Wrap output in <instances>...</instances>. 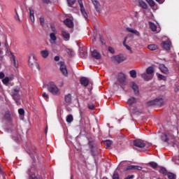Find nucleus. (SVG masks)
<instances>
[{
    "label": "nucleus",
    "instance_id": "c756f323",
    "mask_svg": "<svg viewBox=\"0 0 179 179\" xmlns=\"http://www.w3.org/2000/svg\"><path fill=\"white\" fill-rule=\"evenodd\" d=\"M104 145H106V149H108L113 145V141L110 140H106L104 141Z\"/></svg>",
    "mask_w": 179,
    "mask_h": 179
},
{
    "label": "nucleus",
    "instance_id": "a878e982",
    "mask_svg": "<svg viewBox=\"0 0 179 179\" xmlns=\"http://www.w3.org/2000/svg\"><path fill=\"white\" fill-rule=\"evenodd\" d=\"M127 170H142V166L131 165L127 167Z\"/></svg>",
    "mask_w": 179,
    "mask_h": 179
},
{
    "label": "nucleus",
    "instance_id": "b1692460",
    "mask_svg": "<svg viewBox=\"0 0 179 179\" xmlns=\"http://www.w3.org/2000/svg\"><path fill=\"white\" fill-rule=\"evenodd\" d=\"M41 55L43 58H48V55H50V52H48L47 50H41Z\"/></svg>",
    "mask_w": 179,
    "mask_h": 179
},
{
    "label": "nucleus",
    "instance_id": "f704fd0d",
    "mask_svg": "<svg viewBox=\"0 0 179 179\" xmlns=\"http://www.w3.org/2000/svg\"><path fill=\"white\" fill-rule=\"evenodd\" d=\"M80 57L81 58H86L87 57V52L86 51H80Z\"/></svg>",
    "mask_w": 179,
    "mask_h": 179
},
{
    "label": "nucleus",
    "instance_id": "0e129e2a",
    "mask_svg": "<svg viewBox=\"0 0 179 179\" xmlns=\"http://www.w3.org/2000/svg\"><path fill=\"white\" fill-rule=\"evenodd\" d=\"M0 46H1V43H0Z\"/></svg>",
    "mask_w": 179,
    "mask_h": 179
},
{
    "label": "nucleus",
    "instance_id": "423d86ee",
    "mask_svg": "<svg viewBox=\"0 0 179 179\" xmlns=\"http://www.w3.org/2000/svg\"><path fill=\"white\" fill-rule=\"evenodd\" d=\"M59 65H60L59 69L64 75V76H68V69H66V66H65V63L64 62H59Z\"/></svg>",
    "mask_w": 179,
    "mask_h": 179
},
{
    "label": "nucleus",
    "instance_id": "5fc2aeb1",
    "mask_svg": "<svg viewBox=\"0 0 179 179\" xmlns=\"http://www.w3.org/2000/svg\"><path fill=\"white\" fill-rule=\"evenodd\" d=\"M158 3H163L164 2V0H155Z\"/></svg>",
    "mask_w": 179,
    "mask_h": 179
},
{
    "label": "nucleus",
    "instance_id": "cd10ccee",
    "mask_svg": "<svg viewBox=\"0 0 179 179\" xmlns=\"http://www.w3.org/2000/svg\"><path fill=\"white\" fill-rule=\"evenodd\" d=\"M136 103V99L135 97H131L128 101H127V104L129 106H132V104H135Z\"/></svg>",
    "mask_w": 179,
    "mask_h": 179
},
{
    "label": "nucleus",
    "instance_id": "f257e3e1",
    "mask_svg": "<svg viewBox=\"0 0 179 179\" xmlns=\"http://www.w3.org/2000/svg\"><path fill=\"white\" fill-rule=\"evenodd\" d=\"M48 90L52 96H61V90L58 88L54 82L49 83L48 85Z\"/></svg>",
    "mask_w": 179,
    "mask_h": 179
},
{
    "label": "nucleus",
    "instance_id": "6e6552de",
    "mask_svg": "<svg viewBox=\"0 0 179 179\" xmlns=\"http://www.w3.org/2000/svg\"><path fill=\"white\" fill-rule=\"evenodd\" d=\"M91 1L95 8V10L98 13H100L101 9V5H100V3L99 2V1L91 0Z\"/></svg>",
    "mask_w": 179,
    "mask_h": 179
},
{
    "label": "nucleus",
    "instance_id": "de8ad7c7",
    "mask_svg": "<svg viewBox=\"0 0 179 179\" xmlns=\"http://www.w3.org/2000/svg\"><path fill=\"white\" fill-rule=\"evenodd\" d=\"M113 179H120V176H118V173H114L113 176Z\"/></svg>",
    "mask_w": 179,
    "mask_h": 179
},
{
    "label": "nucleus",
    "instance_id": "864d4df0",
    "mask_svg": "<svg viewBox=\"0 0 179 179\" xmlns=\"http://www.w3.org/2000/svg\"><path fill=\"white\" fill-rule=\"evenodd\" d=\"M132 178H134V175L128 176L127 178H125V179H132Z\"/></svg>",
    "mask_w": 179,
    "mask_h": 179
},
{
    "label": "nucleus",
    "instance_id": "a211bd4d",
    "mask_svg": "<svg viewBox=\"0 0 179 179\" xmlns=\"http://www.w3.org/2000/svg\"><path fill=\"white\" fill-rule=\"evenodd\" d=\"M141 78H143L145 80H152L153 79V75L152 74H147L146 73H143L141 74Z\"/></svg>",
    "mask_w": 179,
    "mask_h": 179
},
{
    "label": "nucleus",
    "instance_id": "393cba45",
    "mask_svg": "<svg viewBox=\"0 0 179 179\" xmlns=\"http://www.w3.org/2000/svg\"><path fill=\"white\" fill-rule=\"evenodd\" d=\"M159 69L163 73H167L169 72V69L164 66V64H160Z\"/></svg>",
    "mask_w": 179,
    "mask_h": 179
},
{
    "label": "nucleus",
    "instance_id": "9d476101",
    "mask_svg": "<svg viewBox=\"0 0 179 179\" xmlns=\"http://www.w3.org/2000/svg\"><path fill=\"white\" fill-rule=\"evenodd\" d=\"M149 26H150V30H152L154 33H159L160 32V29H157V26L155 23L150 22Z\"/></svg>",
    "mask_w": 179,
    "mask_h": 179
},
{
    "label": "nucleus",
    "instance_id": "09e8293b",
    "mask_svg": "<svg viewBox=\"0 0 179 179\" xmlns=\"http://www.w3.org/2000/svg\"><path fill=\"white\" fill-rule=\"evenodd\" d=\"M29 179H38V178L36 176V175L33 174L29 176Z\"/></svg>",
    "mask_w": 179,
    "mask_h": 179
},
{
    "label": "nucleus",
    "instance_id": "6e6d98bb",
    "mask_svg": "<svg viewBox=\"0 0 179 179\" xmlns=\"http://www.w3.org/2000/svg\"><path fill=\"white\" fill-rule=\"evenodd\" d=\"M35 65H36L37 69H38V71H40V65L38 64V63H35Z\"/></svg>",
    "mask_w": 179,
    "mask_h": 179
},
{
    "label": "nucleus",
    "instance_id": "a19ab883",
    "mask_svg": "<svg viewBox=\"0 0 179 179\" xmlns=\"http://www.w3.org/2000/svg\"><path fill=\"white\" fill-rule=\"evenodd\" d=\"M2 82L4 85L9 83V78L6 77L4 79L2 80Z\"/></svg>",
    "mask_w": 179,
    "mask_h": 179
},
{
    "label": "nucleus",
    "instance_id": "dca6fc26",
    "mask_svg": "<svg viewBox=\"0 0 179 179\" xmlns=\"http://www.w3.org/2000/svg\"><path fill=\"white\" fill-rule=\"evenodd\" d=\"M127 31H129V33H131L132 34H135V36H137L138 37H139V36H141V33H139V31H138L136 29H134V28H129L127 27L126 29Z\"/></svg>",
    "mask_w": 179,
    "mask_h": 179
},
{
    "label": "nucleus",
    "instance_id": "f03ea898",
    "mask_svg": "<svg viewBox=\"0 0 179 179\" xmlns=\"http://www.w3.org/2000/svg\"><path fill=\"white\" fill-rule=\"evenodd\" d=\"M162 139L164 141V142H168V143H174L176 138L171 132H166L162 135Z\"/></svg>",
    "mask_w": 179,
    "mask_h": 179
},
{
    "label": "nucleus",
    "instance_id": "4468645a",
    "mask_svg": "<svg viewBox=\"0 0 179 179\" xmlns=\"http://www.w3.org/2000/svg\"><path fill=\"white\" fill-rule=\"evenodd\" d=\"M28 62H29V66H31V68H33V66L34 65V64H36V59H34V54L30 55Z\"/></svg>",
    "mask_w": 179,
    "mask_h": 179
},
{
    "label": "nucleus",
    "instance_id": "39448f33",
    "mask_svg": "<svg viewBox=\"0 0 179 179\" xmlns=\"http://www.w3.org/2000/svg\"><path fill=\"white\" fill-rule=\"evenodd\" d=\"M78 3L83 16L85 17V19L87 20V17H89V16L87 15V13L86 12V10H85V7L83 6V1H82V0H78Z\"/></svg>",
    "mask_w": 179,
    "mask_h": 179
},
{
    "label": "nucleus",
    "instance_id": "6ab92c4d",
    "mask_svg": "<svg viewBox=\"0 0 179 179\" xmlns=\"http://www.w3.org/2000/svg\"><path fill=\"white\" fill-rule=\"evenodd\" d=\"M29 19L32 22V23H34V9L32 8H29Z\"/></svg>",
    "mask_w": 179,
    "mask_h": 179
},
{
    "label": "nucleus",
    "instance_id": "e433bc0d",
    "mask_svg": "<svg viewBox=\"0 0 179 179\" xmlns=\"http://www.w3.org/2000/svg\"><path fill=\"white\" fill-rule=\"evenodd\" d=\"M129 73L131 78H136V71L135 70L130 71Z\"/></svg>",
    "mask_w": 179,
    "mask_h": 179
},
{
    "label": "nucleus",
    "instance_id": "473e14b6",
    "mask_svg": "<svg viewBox=\"0 0 179 179\" xmlns=\"http://www.w3.org/2000/svg\"><path fill=\"white\" fill-rule=\"evenodd\" d=\"M146 2L151 6V8H155L156 3L153 0H145Z\"/></svg>",
    "mask_w": 179,
    "mask_h": 179
},
{
    "label": "nucleus",
    "instance_id": "052dcab7",
    "mask_svg": "<svg viewBox=\"0 0 179 179\" xmlns=\"http://www.w3.org/2000/svg\"><path fill=\"white\" fill-rule=\"evenodd\" d=\"M52 31H53V33H54V31H55V30H57V29H55V27H52Z\"/></svg>",
    "mask_w": 179,
    "mask_h": 179
},
{
    "label": "nucleus",
    "instance_id": "c03bdc74",
    "mask_svg": "<svg viewBox=\"0 0 179 179\" xmlns=\"http://www.w3.org/2000/svg\"><path fill=\"white\" fill-rule=\"evenodd\" d=\"M18 113L20 114V115H24V109L20 108L18 110Z\"/></svg>",
    "mask_w": 179,
    "mask_h": 179
},
{
    "label": "nucleus",
    "instance_id": "3c124183",
    "mask_svg": "<svg viewBox=\"0 0 179 179\" xmlns=\"http://www.w3.org/2000/svg\"><path fill=\"white\" fill-rule=\"evenodd\" d=\"M40 23L42 26H44V17H40Z\"/></svg>",
    "mask_w": 179,
    "mask_h": 179
},
{
    "label": "nucleus",
    "instance_id": "58836bf2",
    "mask_svg": "<svg viewBox=\"0 0 179 179\" xmlns=\"http://www.w3.org/2000/svg\"><path fill=\"white\" fill-rule=\"evenodd\" d=\"M4 118L8 120H10V113L9 112H6L4 115Z\"/></svg>",
    "mask_w": 179,
    "mask_h": 179
},
{
    "label": "nucleus",
    "instance_id": "49530a36",
    "mask_svg": "<svg viewBox=\"0 0 179 179\" xmlns=\"http://www.w3.org/2000/svg\"><path fill=\"white\" fill-rule=\"evenodd\" d=\"M42 96L45 100H48V94H47V93L45 92L43 93Z\"/></svg>",
    "mask_w": 179,
    "mask_h": 179
},
{
    "label": "nucleus",
    "instance_id": "8fccbe9b",
    "mask_svg": "<svg viewBox=\"0 0 179 179\" xmlns=\"http://www.w3.org/2000/svg\"><path fill=\"white\" fill-rule=\"evenodd\" d=\"M88 108L90 110H94V105L93 103H90L88 105Z\"/></svg>",
    "mask_w": 179,
    "mask_h": 179
},
{
    "label": "nucleus",
    "instance_id": "f8f14e48",
    "mask_svg": "<svg viewBox=\"0 0 179 179\" xmlns=\"http://www.w3.org/2000/svg\"><path fill=\"white\" fill-rule=\"evenodd\" d=\"M62 36L65 41H69V38H71V35L69 34V32H68V31H62Z\"/></svg>",
    "mask_w": 179,
    "mask_h": 179
},
{
    "label": "nucleus",
    "instance_id": "79ce46f5",
    "mask_svg": "<svg viewBox=\"0 0 179 179\" xmlns=\"http://www.w3.org/2000/svg\"><path fill=\"white\" fill-rule=\"evenodd\" d=\"M76 0H67V3L69 6H72L75 3Z\"/></svg>",
    "mask_w": 179,
    "mask_h": 179
},
{
    "label": "nucleus",
    "instance_id": "ddd939ff",
    "mask_svg": "<svg viewBox=\"0 0 179 179\" xmlns=\"http://www.w3.org/2000/svg\"><path fill=\"white\" fill-rule=\"evenodd\" d=\"M130 87L134 90L135 94H138L139 93V87L136 85V83L131 82L130 83Z\"/></svg>",
    "mask_w": 179,
    "mask_h": 179
},
{
    "label": "nucleus",
    "instance_id": "412c9836",
    "mask_svg": "<svg viewBox=\"0 0 179 179\" xmlns=\"http://www.w3.org/2000/svg\"><path fill=\"white\" fill-rule=\"evenodd\" d=\"M64 24L66 26H67V27H73V22H72V20L69 18H66L64 20Z\"/></svg>",
    "mask_w": 179,
    "mask_h": 179
},
{
    "label": "nucleus",
    "instance_id": "f3484780",
    "mask_svg": "<svg viewBox=\"0 0 179 179\" xmlns=\"http://www.w3.org/2000/svg\"><path fill=\"white\" fill-rule=\"evenodd\" d=\"M50 38L51 43H55V41H57V30H55L54 32L50 34Z\"/></svg>",
    "mask_w": 179,
    "mask_h": 179
},
{
    "label": "nucleus",
    "instance_id": "ea45409f",
    "mask_svg": "<svg viewBox=\"0 0 179 179\" xmlns=\"http://www.w3.org/2000/svg\"><path fill=\"white\" fill-rule=\"evenodd\" d=\"M149 164L152 169H157V164L156 162H150Z\"/></svg>",
    "mask_w": 179,
    "mask_h": 179
},
{
    "label": "nucleus",
    "instance_id": "c9c22d12",
    "mask_svg": "<svg viewBox=\"0 0 179 179\" xmlns=\"http://www.w3.org/2000/svg\"><path fill=\"white\" fill-rule=\"evenodd\" d=\"M159 173H162V174H164V176H166V174H169L167 173V170L166 169V168L163 167H161L159 169Z\"/></svg>",
    "mask_w": 179,
    "mask_h": 179
},
{
    "label": "nucleus",
    "instance_id": "9b49d317",
    "mask_svg": "<svg viewBox=\"0 0 179 179\" xmlns=\"http://www.w3.org/2000/svg\"><path fill=\"white\" fill-rule=\"evenodd\" d=\"M162 47L164 50L169 51L171 47V42L169 41H164L162 43Z\"/></svg>",
    "mask_w": 179,
    "mask_h": 179
},
{
    "label": "nucleus",
    "instance_id": "5701e85b",
    "mask_svg": "<svg viewBox=\"0 0 179 179\" xmlns=\"http://www.w3.org/2000/svg\"><path fill=\"white\" fill-rule=\"evenodd\" d=\"M148 50H150V51H156L159 48V46L156 44H151L148 46Z\"/></svg>",
    "mask_w": 179,
    "mask_h": 179
},
{
    "label": "nucleus",
    "instance_id": "603ef678",
    "mask_svg": "<svg viewBox=\"0 0 179 179\" xmlns=\"http://www.w3.org/2000/svg\"><path fill=\"white\" fill-rule=\"evenodd\" d=\"M5 78V74L3 72L0 73V79H3Z\"/></svg>",
    "mask_w": 179,
    "mask_h": 179
},
{
    "label": "nucleus",
    "instance_id": "2f4dec72",
    "mask_svg": "<svg viewBox=\"0 0 179 179\" xmlns=\"http://www.w3.org/2000/svg\"><path fill=\"white\" fill-rule=\"evenodd\" d=\"M10 54L12 57V59L13 61L14 66H15V68H17V64H16V57H15V55H13V52H10Z\"/></svg>",
    "mask_w": 179,
    "mask_h": 179
},
{
    "label": "nucleus",
    "instance_id": "e2e57ef3",
    "mask_svg": "<svg viewBox=\"0 0 179 179\" xmlns=\"http://www.w3.org/2000/svg\"><path fill=\"white\" fill-rule=\"evenodd\" d=\"M0 54H2V49L0 48Z\"/></svg>",
    "mask_w": 179,
    "mask_h": 179
},
{
    "label": "nucleus",
    "instance_id": "0eeeda50",
    "mask_svg": "<svg viewBox=\"0 0 179 179\" xmlns=\"http://www.w3.org/2000/svg\"><path fill=\"white\" fill-rule=\"evenodd\" d=\"M134 145L136 146V148H145L146 147V142L143 141V140H135L134 141Z\"/></svg>",
    "mask_w": 179,
    "mask_h": 179
},
{
    "label": "nucleus",
    "instance_id": "1a4fd4ad",
    "mask_svg": "<svg viewBox=\"0 0 179 179\" xmlns=\"http://www.w3.org/2000/svg\"><path fill=\"white\" fill-rule=\"evenodd\" d=\"M114 61H116V62H118V64H121V62H124L125 61L126 58L125 57L122 55H117L112 57Z\"/></svg>",
    "mask_w": 179,
    "mask_h": 179
},
{
    "label": "nucleus",
    "instance_id": "4be33fe9",
    "mask_svg": "<svg viewBox=\"0 0 179 179\" xmlns=\"http://www.w3.org/2000/svg\"><path fill=\"white\" fill-rule=\"evenodd\" d=\"M138 5H139V6L143 8V9H148V4H146V3L145 1H143V0L138 1Z\"/></svg>",
    "mask_w": 179,
    "mask_h": 179
},
{
    "label": "nucleus",
    "instance_id": "bb28decb",
    "mask_svg": "<svg viewBox=\"0 0 179 179\" xmlns=\"http://www.w3.org/2000/svg\"><path fill=\"white\" fill-rule=\"evenodd\" d=\"M64 100L66 103H71L72 101V95L71 94H68L64 96Z\"/></svg>",
    "mask_w": 179,
    "mask_h": 179
},
{
    "label": "nucleus",
    "instance_id": "4c0bfd02",
    "mask_svg": "<svg viewBox=\"0 0 179 179\" xmlns=\"http://www.w3.org/2000/svg\"><path fill=\"white\" fill-rule=\"evenodd\" d=\"M167 176L169 179H176V175H174L173 173H168Z\"/></svg>",
    "mask_w": 179,
    "mask_h": 179
},
{
    "label": "nucleus",
    "instance_id": "2eb2a0df",
    "mask_svg": "<svg viewBox=\"0 0 179 179\" xmlns=\"http://www.w3.org/2000/svg\"><path fill=\"white\" fill-rule=\"evenodd\" d=\"M80 83L82 85V86H84V87H86L87 85H89V78L85 77H82L80 80Z\"/></svg>",
    "mask_w": 179,
    "mask_h": 179
},
{
    "label": "nucleus",
    "instance_id": "7c9ffc66",
    "mask_svg": "<svg viewBox=\"0 0 179 179\" xmlns=\"http://www.w3.org/2000/svg\"><path fill=\"white\" fill-rule=\"evenodd\" d=\"M66 122H68V124H71V122H72V121H73V116L72 115H67V117L66 118Z\"/></svg>",
    "mask_w": 179,
    "mask_h": 179
},
{
    "label": "nucleus",
    "instance_id": "20e7f679",
    "mask_svg": "<svg viewBox=\"0 0 179 179\" xmlns=\"http://www.w3.org/2000/svg\"><path fill=\"white\" fill-rule=\"evenodd\" d=\"M150 106H163L164 101L162 98H157L154 101L149 102Z\"/></svg>",
    "mask_w": 179,
    "mask_h": 179
},
{
    "label": "nucleus",
    "instance_id": "aec40b11",
    "mask_svg": "<svg viewBox=\"0 0 179 179\" xmlns=\"http://www.w3.org/2000/svg\"><path fill=\"white\" fill-rule=\"evenodd\" d=\"M92 55L96 59H100V58H101V55L99 52H98L96 50H94L92 52Z\"/></svg>",
    "mask_w": 179,
    "mask_h": 179
},
{
    "label": "nucleus",
    "instance_id": "7ed1b4c3",
    "mask_svg": "<svg viewBox=\"0 0 179 179\" xmlns=\"http://www.w3.org/2000/svg\"><path fill=\"white\" fill-rule=\"evenodd\" d=\"M19 92H20V88L19 87L14 88L11 92L12 97L18 106L20 104V94H19Z\"/></svg>",
    "mask_w": 179,
    "mask_h": 179
},
{
    "label": "nucleus",
    "instance_id": "680f3d73",
    "mask_svg": "<svg viewBox=\"0 0 179 179\" xmlns=\"http://www.w3.org/2000/svg\"><path fill=\"white\" fill-rule=\"evenodd\" d=\"M47 129H48V127H46V128H45V133L47 134Z\"/></svg>",
    "mask_w": 179,
    "mask_h": 179
},
{
    "label": "nucleus",
    "instance_id": "72a5a7b5",
    "mask_svg": "<svg viewBox=\"0 0 179 179\" xmlns=\"http://www.w3.org/2000/svg\"><path fill=\"white\" fill-rule=\"evenodd\" d=\"M126 41H127V38H125L124 41L123 42L124 47L127 48V50H128V51H130V54H132L133 52L132 49L128 45L125 44Z\"/></svg>",
    "mask_w": 179,
    "mask_h": 179
},
{
    "label": "nucleus",
    "instance_id": "c85d7f7f",
    "mask_svg": "<svg viewBox=\"0 0 179 179\" xmlns=\"http://www.w3.org/2000/svg\"><path fill=\"white\" fill-rule=\"evenodd\" d=\"M154 72H155V70L153 69V67H152V66H150L146 69V73L148 75H153Z\"/></svg>",
    "mask_w": 179,
    "mask_h": 179
},
{
    "label": "nucleus",
    "instance_id": "a18cd8bd",
    "mask_svg": "<svg viewBox=\"0 0 179 179\" xmlns=\"http://www.w3.org/2000/svg\"><path fill=\"white\" fill-rule=\"evenodd\" d=\"M108 50L109 51V52H110L111 54H114V52H115V50H114V48H111V47H108Z\"/></svg>",
    "mask_w": 179,
    "mask_h": 179
},
{
    "label": "nucleus",
    "instance_id": "4d7b16f0",
    "mask_svg": "<svg viewBox=\"0 0 179 179\" xmlns=\"http://www.w3.org/2000/svg\"><path fill=\"white\" fill-rule=\"evenodd\" d=\"M55 61H59V56H55Z\"/></svg>",
    "mask_w": 179,
    "mask_h": 179
},
{
    "label": "nucleus",
    "instance_id": "bf43d9fd",
    "mask_svg": "<svg viewBox=\"0 0 179 179\" xmlns=\"http://www.w3.org/2000/svg\"><path fill=\"white\" fill-rule=\"evenodd\" d=\"M122 75V82H124V80H125V76L123 74Z\"/></svg>",
    "mask_w": 179,
    "mask_h": 179
},
{
    "label": "nucleus",
    "instance_id": "37998d69",
    "mask_svg": "<svg viewBox=\"0 0 179 179\" xmlns=\"http://www.w3.org/2000/svg\"><path fill=\"white\" fill-rule=\"evenodd\" d=\"M158 78L160 80H166V77L162 74H158Z\"/></svg>",
    "mask_w": 179,
    "mask_h": 179
},
{
    "label": "nucleus",
    "instance_id": "13d9d810",
    "mask_svg": "<svg viewBox=\"0 0 179 179\" xmlns=\"http://www.w3.org/2000/svg\"><path fill=\"white\" fill-rule=\"evenodd\" d=\"M43 2H45V3H50V0H43Z\"/></svg>",
    "mask_w": 179,
    "mask_h": 179
}]
</instances>
